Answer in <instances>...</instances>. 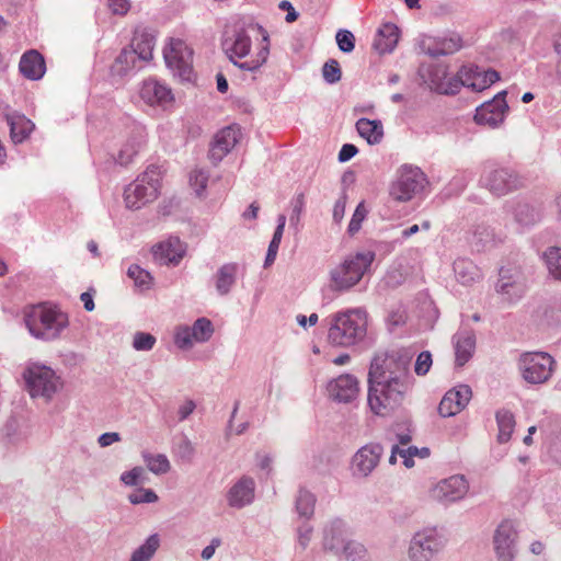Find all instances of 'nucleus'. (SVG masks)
<instances>
[{"mask_svg":"<svg viewBox=\"0 0 561 561\" xmlns=\"http://www.w3.org/2000/svg\"><path fill=\"white\" fill-rule=\"evenodd\" d=\"M316 502L314 494L306 489H300L295 501L296 512L299 517L309 520L313 516Z\"/></svg>","mask_w":561,"mask_h":561,"instance_id":"nucleus-39","label":"nucleus"},{"mask_svg":"<svg viewBox=\"0 0 561 561\" xmlns=\"http://www.w3.org/2000/svg\"><path fill=\"white\" fill-rule=\"evenodd\" d=\"M348 537V526L339 517L331 518L322 527V547L334 554L345 551V547L353 541Z\"/></svg>","mask_w":561,"mask_h":561,"instance_id":"nucleus-15","label":"nucleus"},{"mask_svg":"<svg viewBox=\"0 0 561 561\" xmlns=\"http://www.w3.org/2000/svg\"><path fill=\"white\" fill-rule=\"evenodd\" d=\"M472 396L468 385H459L445 393L438 405V413L443 417H449L461 412L469 403Z\"/></svg>","mask_w":561,"mask_h":561,"instance_id":"nucleus-20","label":"nucleus"},{"mask_svg":"<svg viewBox=\"0 0 561 561\" xmlns=\"http://www.w3.org/2000/svg\"><path fill=\"white\" fill-rule=\"evenodd\" d=\"M163 57L168 68L181 80H191L193 72V50L182 39H171L163 49Z\"/></svg>","mask_w":561,"mask_h":561,"instance_id":"nucleus-12","label":"nucleus"},{"mask_svg":"<svg viewBox=\"0 0 561 561\" xmlns=\"http://www.w3.org/2000/svg\"><path fill=\"white\" fill-rule=\"evenodd\" d=\"M426 184V176L417 167L402 165L397 180L391 184L390 195L399 202H408L420 193Z\"/></svg>","mask_w":561,"mask_h":561,"instance_id":"nucleus-9","label":"nucleus"},{"mask_svg":"<svg viewBox=\"0 0 561 561\" xmlns=\"http://www.w3.org/2000/svg\"><path fill=\"white\" fill-rule=\"evenodd\" d=\"M367 215V210L364 206V203H359L351 218V221L348 224V233L350 234H354L356 233L359 229H360V226H362V222L363 220L365 219Z\"/></svg>","mask_w":561,"mask_h":561,"instance_id":"nucleus-59","label":"nucleus"},{"mask_svg":"<svg viewBox=\"0 0 561 561\" xmlns=\"http://www.w3.org/2000/svg\"><path fill=\"white\" fill-rule=\"evenodd\" d=\"M156 344V337L146 332H136L134 334L133 347L136 351H150Z\"/></svg>","mask_w":561,"mask_h":561,"instance_id":"nucleus-56","label":"nucleus"},{"mask_svg":"<svg viewBox=\"0 0 561 561\" xmlns=\"http://www.w3.org/2000/svg\"><path fill=\"white\" fill-rule=\"evenodd\" d=\"M543 259L550 275L558 280H561V248L549 247L543 252Z\"/></svg>","mask_w":561,"mask_h":561,"instance_id":"nucleus-43","label":"nucleus"},{"mask_svg":"<svg viewBox=\"0 0 561 561\" xmlns=\"http://www.w3.org/2000/svg\"><path fill=\"white\" fill-rule=\"evenodd\" d=\"M161 170L158 165L150 164L136 181L124 191V201L127 208L139 209L154 201L159 194Z\"/></svg>","mask_w":561,"mask_h":561,"instance_id":"nucleus-5","label":"nucleus"},{"mask_svg":"<svg viewBox=\"0 0 561 561\" xmlns=\"http://www.w3.org/2000/svg\"><path fill=\"white\" fill-rule=\"evenodd\" d=\"M157 32L148 26H137L134 32L130 47L135 49L141 59H152V51L156 45Z\"/></svg>","mask_w":561,"mask_h":561,"instance_id":"nucleus-26","label":"nucleus"},{"mask_svg":"<svg viewBox=\"0 0 561 561\" xmlns=\"http://www.w3.org/2000/svg\"><path fill=\"white\" fill-rule=\"evenodd\" d=\"M346 199H347L346 192L343 191L340 198L335 202L334 207H333V220L335 222H340L344 217Z\"/></svg>","mask_w":561,"mask_h":561,"instance_id":"nucleus-62","label":"nucleus"},{"mask_svg":"<svg viewBox=\"0 0 561 561\" xmlns=\"http://www.w3.org/2000/svg\"><path fill=\"white\" fill-rule=\"evenodd\" d=\"M174 457L185 463L192 462L195 456V447L187 436L183 435L173 446Z\"/></svg>","mask_w":561,"mask_h":561,"instance_id":"nucleus-44","label":"nucleus"},{"mask_svg":"<svg viewBox=\"0 0 561 561\" xmlns=\"http://www.w3.org/2000/svg\"><path fill=\"white\" fill-rule=\"evenodd\" d=\"M291 205V215H290V224L298 225L300 221V216L305 209V194L298 193L294 196L290 202Z\"/></svg>","mask_w":561,"mask_h":561,"instance_id":"nucleus-58","label":"nucleus"},{"mask_svg":"<svg viewBox=\"0 0 561 561\" xmlns=\"http://www.w3.org/2000/svg\"><path fill=\"white\" fill-rule=\"evenodd\" d=\"M25 380L31 397L50 399L59 388V378L46 366L33 365L25 373Z\"/></svg>","mask_w":561,"mask_h":561,"instance_id":"nucleus-11","label":"nucleus"},{"mask_svg":"<svg viewBox=\"0 0 561 561\" xmlns=\"http://www.w3.org/2000/svg\"><path fill=\"white\" fill-rule=\"evenodd\" d=\"M141 99L150 105L165 106L172 102L171 90L154 79L146 80L140 89Z\"/></svg>","mask_w":561,"mask_h":561,"instance_id":"nucleus-24","label":"nucleus"},{"mask_svg":"<svg viewBox=\"0 0 561 561\" xmlns=\"http://www.w3.org/2000/svg\"><path fill=\"white\" fill-rule=\"evenodd\" d=\"M255 481L249 476H242L227 492V503L232 508H243L254 500Z\"/></svg>","mask_w":561,"mask_h":561,"instance_id":"nucleus-22","label":"nucleus"},{"mask_svg":"<svg viewBox=\"0 0 561 561\" xmlns=\"http://www.w3.org/2000/svg\"><path fill=\"white\" fill-rule=\"evenodd\" d=\"M430 456V449L427 447L419 448L416 446H409L404 448V455H402L403 465L407 468H412L414 466V457L419 458H427Z\"/></svg>","mask_w":561,"mask_h":561,"instance_id":"nucleus-54","label":"nucleus"},{"mask_svg":"<svg viewBox=\"0 0 561 561\" xmlns=\"http://www.w3.org/2000/svg\"><path fill=\"white\" fill-rule=\"evenodd\" d=\"M158 499L159 497L153 490L144 488H140L128 495L129 502L134 505L154 503Z\"/></svg>","mask_w":561,"mask_h":561,"instance_id":"nucleus-53","label":"nucleus"},{"mask_svg":"<svg viewBox=\"0 0 561 561\" xmlns=\"http://www.w3.org/2000/svg\"><path fill=\"white\" fill-rule=\"evenodd\" d=\"M375 260V252L363 251L348 255L330 272L331 285L335 290H347L359 283Z\"/></svg>","mask_w":561,"mask_h":561,"instance_id":"nucleus-4","label":"nucleus"},{"mask_svg":"<svg viewBox=\"0 0 561 561\" xmlns=\"http://www.w3.org/2000/svg\"><path fill=\"white\" fill-rule=\"evenodd\" d=\"M461 48V38L459 35H453L450 37H444L435 42L433 46H430L426 54L431 57H440L451 55Z\"/></svg>","mask_w":561,"mask_h":561,"instance_id":"nucleus-36","label":"nucleus"},{"mask_svg":"<svg viewBox=\"0 0 561 561\" xmlns=\"http://www.w3.org/2000/svg\"><path fill=\"white\" fill-rule=\"evenodd\" d=\"M160 547L158 534L150 535L131 554L129 561H150Z\"/></svg>","mask_w":561,"mask_h":561,"instance_id":"nucleus-41","label":"nucleus"},{"mask_svg":"<svg viewBox=\"0 0 561 561\" xmlns=\"http://www.w3.org/2000/svg\"><path fill=\"white\" fill-rule=\"evenodd\" d=\"M147 59H141L139 54L130 46L122 49L112 66L113 72L118 76H126L130 71L142 68Z\"/></svg>","mask_w":561,"mask_h":561,"instance_id":"nucleus-30","label":"nucleus"},{"mask_svg":"<svg viewBox=\"0 0 561 561\" xmlns=\"http://www.w3.org/2000/svg\"><path fill=\"white\" fill-rule=\"evenodd\" d=\"M240 136V128L236 125L227 126L215 135L208 153L214 165H217L232 150Z\"/></svg>","mask_w":561,"mask_h":561,"instance_id":"nucleus-19","label":"nucleus"},{"mask_svg":"<svg viewBox=\"0 0 561 561\" xmlns=\"http://www.w3.org/2000/svg\"><path fill=\"white\" fill-rule=\"evenodd\" d=\"M433 364L432 354L428 351L421 352L415 360L414 371L417 376H425Z\"/></svg>","mask_w":561,"mask_h":561,"instance_id":"nucleus-57","label":"nucleus"},{"mask_svg":"<svg viewBox=\"0 0 561 561\" xmlns=\"http://www.w3.org/2000/svg\"><path fill=\"white\" fill-rule=\"evenodd\" d=\"M469 490V483L463 476L455 474L440 480L432 490V496L443 504L462 500Z\"/></svg>","mask_w":561,"mask_h":561,"instance_id":"nucleus-18","label":"nucleus"},{"mask_svg":"<svg viewBox=\"0 0 561 561\" xmlns=\"http://www.w3.org/2000/svg\"><path fill=\"white\" fill-rule=\"evenodd\" d=\"M239 264L236 262L225 263L218 267L213 275L215 289L220 297L228 296L237 284Z\"/></svg>","mask_w":561,"mask_h":561,"instance_id":"nucleus-23","label":"nucleus"},{"mask_svg":"<svg viewBox=\"0 0 561 561\" xmlns=\"http://www.w3.org/2000/svg\"><path fill=\"white\" fill-rule=\"evenodd\" d=\"M453 268L456 279L462 285H471L481 278L479 267L469 259H457Z\"/></svg>","mask_w":561,"mask_h":561,"instance_id":"nucleus-33","label":"nucleus"},{"mask_svg":"<svg viewBox=\"0 0 561 561\" xmlns=\"http://www.w3.org/2000/svg\"><path fill=\"white\" fill-rule=\"evenodd\" d=\"M358 149L353 144H344L339 152V161L346 162L356 156Z\"/></svg>","mask_w":561,"mask_h":561,"instance_id":"nucleus-64","label":"nucleus"},{"mask_svg":"<svg viewBox=\"0 0 561 561\" xmlns=\"http://www.w3.org/2000/svg\"><path fill=\"white\" fill-rule=\"evenodd\" d=\"M4 118L10 127V137L14 144L23 142L35 127L31 119L18 112H5Z\"/></svg>","mask_w":561,"mask_h":561,"instance_id":"nucleus-27","label":"nucleus"},{"mask_svg":"<svg viewBox=\"0 0 561 561\" xmlns=\"http://www.w3.org/2000/svg\"><path fill=\"white\" fill-rule=\"evenodd\" d=\"M424 83L442 94H456L465 82L457 78L448 77L447 66L443 64L421 65L417 71Z\"/></svg>","mask_w":561,"mask_h":561,"instance_id":"nucleus-10","label":"nucleus"},{"mask_svg":"<svg viewBox=\"0 0 561 561\" xmlns=\"http://www.w3.org/2000/svg\"><path fill=\"white\" fill-rule=\"evenodd\" d=\"M142 459L147 468L154 474H164L171 468L168 457L163 454L142 453Z\"/></svg>","mask_w":561,"mask_h":561,"instance_id":"nucleus-42","label":"nucleus"},{"mask_svg":"<svg viewBox=\"0 0 561 561\" xmlns=\"http://www.w3.org/2000/svg\"><path fill=\"white\" fill-rule=\"evenodd\" d=\"M344 561H370L368 552L364 545L352 541L345 547L343 552Z\"/></svg>","mask_w":561,"mask_h":561,"instance_id":"nucleus-48","label":"nucleus"},{"mask_svg":"<svg viewBox=\"0 0 561 561\" xmlns=\"http://www.w3.org/2000/svg\"><path fill=\"white\" fill-rule=\"evenodd\" d=\"M339 49L343 53H351L355 48V37L351 31L339 30L335 35Z\"/></svg>","mask_w":561,"mask_h":561,"instance_id":"nucleus-55","label":"nucleus"},{"mask_svg":"<svg viewBox=\"0 0 561 561\" xmlns=\"http://www.w3.org/2000/svg\"><path fill=\"white\" fill-rule=\"evenodd\" d=\"M328 392L332 400L350 403L357 398L359 387L355 376L344 374L328 383Z\"/></svg>","mask_w":561,"mask_h":561,"instance_id":"nucleus-21","label":"nucleus"},{"mask_svg":"<svg viewBox=\"0 0 561 561\" xmlns=\"http://www.w3.org/2000/svg\"><path fill=\"white\" fill-rule=\"evenodd\" d=\"M506 91L499 92L491 101L481 104L474 114V122L481 126H488L490 128L499 127L505 119V115L508 111L506 103Z\"/></svg>","mask_w":561,"mask_h":561,"instance_id":"nucleus-14","label":"nucleus"},{"mask_svg":"<svg viewBox=\"0 0 561 561\" xmlns=\"http://www.w3.org/2000/svg\"><path fill=\"white\" fill-rule=\"evenodd\" d=\"M108 7L114 14L124 15L128 12L130 3L128 0H107Z\"/></svg>","mask_w":561,"mask_h":561,"instance_id":"nucleus-63","label":"nucleus"},{"mask_svg":"<svg viewBox=\"0 0 561 561\" xmlns=\"http://www.w3.org/2000/svg\"><path fill=\"white\" fill-rule=\"evenodd\" d=\"M514 217L519 225L529 227L534 226L540 220L541 214L540 210L534 205H530L526 202H520L514 209Z\"/></svg>","mask_w":561,"mask_h":561,"instance_id":"nucleus-37","label":"nucleus"},{"mask_svg":"<svg viewBox=\"0 0 561 561\" xmlns=\"http://www.w3.org/2000/svg\"><path fill=\"white\" fill-rule=\"evenodd\" d=\"M193 332L190 327H179L174 333V343L179 348L188 350L194 344Z\"/></svg>","mask_w":561,"mask_h":561,"instance_id":"nucleus-52","label":"nucleus"},{"mask_svg":"<svg viewBox=\"0 0 561 561\" xmlns=\"http://www.w3.org/2000/svg\"><path fill=\"white\" fill-rule=\"evenodd\" d=\"M494 550L499 561H513L517 554V531L512 522L501 523L493 536Z\"/></svg>","mask_w":561,"mask_h":561,"instance_id":"nucleus-17","label":"nucleus"},{"mask_svg":"<svg viewBox=\"0 0 561 561\" xmlns=\"http://www.w3.org/2000/svg\"><path fill=\"white\" fill-rule=\"evenodd\" d=\"M414 428L412 425V421L405 419L403 421L397 422L392 425L388 433V438L392 440L397 439V444L400 446H405L412 440Z\"/></svg>","mask_w":561,"mask_h":561,"instance_id":"nucleus-40","label":"nucleus"},{"mask_svg":"<svg viewBox=\"0 0 561 561\" xmlns=\"http://www.w3.org/2000/svg\"><path fill=\"white\" fill-rule=\"evenodd\" d=\"M221 46L228 58L240 69L254 71L260 66L265 62L268 55V47L265 45L259 53V59L237 62L234 58H243L250 53L251 48V36L249 34V30L245 28H234L231 33L226 32Z\"/></svg>","mask_w":561,"mask_h":561,"instance_id":"nucleus-6","label":"nucleus"},{"mask_svg":"<svg viewBox=\"0 0 561 561\" xmlns=\"http://www.w3.org/2000/svg\"><path fill=\"white\" fill-rule=\"evenodd\" d=\"M356 130L369 145H377L383 138V127L378 119L359 118L356 122Z\"/></svg>","mask_w":561,"mask_h":561,"instance_id":"nucleus-34","label":"nucleus"},{"mask_svg":"<svg viewBox=\"0 0 561 561\" xmlns=\"http://www.w3.org/2000/svg\"><path fill=\"white\" fill-rule=\"evenodd\" d=\"M412 355L405 350L378 353L368 371V405L376 415L385 416L401 407L412 388Z\"/></svg>","mask_w":561,"mask_h":561,"instance_id":"nucleus-1","label":"nucleus"},{"mask_svg":"<svg viewBox=\"0 0 561 561\" xmlns=\"http://www.w3.org/2000/svg\"><path fill=\"white\" fill-rule=\"evenodd\" d=\"M382 454L383 447L377 443L360 447L352 457L351 470L353 477L367 478L378 466Z\"/></svg>","mask_w":561,"mask_h":561,"instance_id":"nucleus-16","label":"nucleus"},{"mask_svg":"<svg viewBox=\"0 0 561 561\" xmlns=\"http://www.w3.org/2000/svg\"><path fill=\"white\" fill-rule=\"evenodd\" d=\"M127 275L134 280L135 285L142 290L148 289L152 283L150 273L137 264H131L128 267Z\"/></svg>","mask_w":561,"mask_h":561,"instance_id":"nucleus-47","label":"nucleus"},{"mask_svg":"<svg viewBox=\"0 0 561 561\" xmlns=\"http://www.w3.org/2000/svg\"><path fill=\"white\" fill-rule=\"evenodd\" d=\"M518 367L526 382L541 385L552 376L556 360L548 353L529 352L520 355Z\"/></svg>","mask_w":561,"mask_h":561,"instance_id":"nucleus-8","label":"nucleus"},{"mask_svg":"<svg viewBox=\"0 0 561 561\" xmlns=\"http://www.w3.org/2000/svg\"><path fill=\"white\" fill-rule=\"evenodd\" d=\"M496 290L508 299L519 298L525 291V285L519 275H512L510 270L501 268Z\"/></svg>","mask_w":561,"mask_h":561,"instance_id":"nucleus-31","label":"nucleus"},{"mask_svg":"<svg viewBox=\"0 0 561 561\" xmlns=\"http://www.w3.org/2000/svg\"><path fill=\"white\" fill-rule=\"evenodd\" d=\"M500 80V73L496 70L489 69L478 72L476 81L471 83L474 90L481 91Z\"/></svg>","mask_w":561,"mask_h":561,"instance_id":"nucleus-50","label":"nucleus"},{"mask_svg":"<svg viewBox=\"0 0 561 561\" xmlns=\"http://www.w3.org/2000/svg\"><path fill=\"white\" fill-rule=\"evenodd\" d=\"M19 68L21 73L30 80L41 79L46 70L43 56L36 50H28L21 57Z\"/></svg>","mask_w":561,"mask_h":561,"instance_id":"nucleus-29","label":"nucleus"},{"mask_svg":"<svg viewBox=\"0 0 561 561\" xmlns=\"http://www.w3.org/2000/svg\"><path fill=\"white\" fill-rule=\"evenodd\" d=\"M142 473L144 469L141 467H134L131 470L125 471L121 474V481L129 486L138 485Z\"/></svg>","mask_w":561,"mask_h":561,"instance_id":"nucleus-60","label":"nucleus"},{"mask_svg":"<svg viewBox=\"0 0 561 561\" xmlns=\"http://www.w3.org/2000/svg\"><path fill=\"white\" fill-rule=\"evenodd\" d=\"M312 533H313V527L308 524V523H304L302 525H300L297 529V538H298V545L302 548V549H306L311 540V537H312Z\"/></svg>","mask_w":561,"mask_h":561,"instance_id":"nucleus-61","label":"nucleus"},{"mask_svg":"<svg viewBox=\"0 0 561 561\" xmlns=\"http://www.w3.org/2000/svg\"><path fill=\"white\" fill-rule=\"evenodd\" d=\"M469 242L476 251H483L494 243V232L489 226L478 225L471 231Z\"/></svg>","mask_w":561,"mask_h":561,"instance_id":"nucleus-38","label":"nucleus"},{"mask_svg":"<svg viewBox=\"0 0 561 561\" xmlns=\"http://www.w3.org/2000/svg\"><path fill=\"white\" fill-rule=\"evenodd\" d=\"M456 364L463 366L472 356L476 348V335L472 330L458 331L454 337Z\"/></svg>","mask_w":561,"mask_h":561,"instance_id":"nucleus-28","label":"nucleus"},{"mask_svg":"<svg viewBox=\"0 0 561 561\" xmlns=\"http://www.w3.org/2000/svg\"><path fill=\"white\" fill-rule=\"evenodd\" d=\"M152 254L160 264L176 265L184 255V248L179 238H170L168 241L156 244Z\"/></svg>","mask_w":561,"mask_h":561,"instance_id":"nucleus-25","label":"nucleus"},{"mask_svg":"<svg viewBox=\"0 0 561 561\" xmlns=\"http://www.w3.org/2000/svg\"><path fill=\"white\" fill-rule=\"evenodd\" d=\"M191 329L194 341L197 343L207 342L214 333L213 323L207 318H198Z\"/></svg>","mask_w":561,"mask_h":561,"instance_id":"nucleus-45","label":"nucleus"},{"mask_svg":"<svg viewBox=\"0 0 561 561\" xmlns=\"http://www.w3.org/2000/svg\"><path fill=\"white\" fill-rule=\"evenodd\" d=\"M208 172L203 169H195L190 174L191 186L195 190L197 196H203L208 182Z\"/></svg>","mask_w":561,"mask_h":561,"instance_id":"nucleus-51","label":"nucleus"},{"mask_svg":"<svg viewBox=\"0 0 561 561\" xmlns=\"http://www.w3.org/2000/svg\"><path fill=\"white\" fill-rule=\"evenodd\" d=\"M328 341L334 346L350 347L363 342L367 334V313L363 309H350L325 319Z\"/></svg>","mask_w":561,"mask_h":561,"instance_id":"nucleus-2","label":"nucleus"},{"mask_svg":"<svg viewBox=\"0 0 561 561\" xmlns=\"http://www.w3.org/2000/svg\"><path fill=\"white\" fill-rule=\"evenodd\" d=\"M495 420L499 428L497 442L505 444L511 439L515 428L514 414L507 409H500L495 413Z\"/></svg>","mask_w":561,"mask_h":561,"instance_id":"nucleus-35","label":"nucleus"},{"mask_svg":"<svg viewBox=\"0 0 561 561\" xmlns=\"http://www.w3.org/2000/svg\"><path fill=\"white\" fill-rule=\"evenodd\" d=\"M322 77L329 84L337 83L342 78L340 64L335 59H329L322 67Z\"/></svg>","mask_w":561,"mask_h":561,"instance_id":"nucleus-49","label":"nucleus"},{"mask_svg":"<svg viewBox=\"0 0 561 561\" xmlns=\"http://www.w3.org/2000/svg\"><path fill=\"white\" fill-rule=\"evenodd\" d=\"M399 41V28L392 23L383 24L376 35L374 48L380 54L391 53Z\"/></svg>","mask_w":561,"mask_h":561,"instance_id":"nucleus-32","label":"nucleus"},{"mask_svg":"<svg viewBox=\"0 0 561 561\" xmlns=\"http://www.w3.org/2000/svg\"><path fill=\"white\" fill-rule=\"evenodd\" d=\"M480 183L492 194L502 196L516 190L519 185V180L510 169L485 165Z\"/></svg>","mask_w":561,"mask_h":561,"instance_id":"nucleus-13","label":"nucleus"},{"mask_svg":"<svg viewBox=\"0 0 561 561\" xmlns=\"http://www.w3.org/2000/svg\"><path fill=\"white\" fill-rule=\"evenodd\" d=\"M447 539L436 527H425L416 531L408 548L410 561H433L446 547Z\"/></svg>","mask_w":561,"mask_h":561,"instance_id":"nucleus-7","label":"nucleus"},{"mask_svg":"<svg viewBox=\"0 0 561 561\" xmlns=\"http://www.w3.org/2000/svg\"><path fill=\"white\" fill-rule=\"evenodd\" d=\"M142 144L144 140L142 136L140 135L138 139H134L130 142L124 145L116 158L117 163L121 165H127L129 162H131L133 157L139 152Z\"/></svg>","mask_w":561,"mask_h":561,"instance_id":"nucleus-46","label":"nucleus"},{"mask_svg":"<svg viewBox=\"0 0 561 561\" xmlns=\"http://www.w3.org/2000/svg\"><path fill=\"white\" fill-rule=\"evenodd\" d=\"M24 322L30 334L42 341H53L68 327V316L46 304L30 306L24 310Z\"/></svg>","mask_w":561,"mask_h":561,"instance_id":"nucleus-3","label":"nucleus"}]
</instances>
